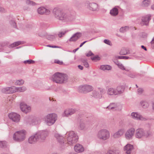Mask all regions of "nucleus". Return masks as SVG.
Segmentation results:
<instances>
[{
	"label": "nucleus",
	"instance_id": "1",
	"mask_svg": "<svg viewBox=\"0 0 154 154\" xmlns=\"http://www.w3.org/2000/svg\"><path fill=\"white\" fill-rule=\"evenodd\" d=\"M52 79L54 82L57 84H63L67 82L68 77L66 74L58 72L53 75Z\"/></svg>",
	"mask_w": 154,
	"mask_h": 154
},
{
	"label": "nucleus",
	"instance_id": "2",
	"mask_svg": "<svg viewBox=\"0 0 154 154\" xmlns=\"http://www.w3.org/2000/svg\"><path fill=\"white\" fill-rule=\"evenodd\" d=\"M26 132L24 130L16 131L13 135V139L18 142L23 141L26 138Z\"/></svg>",
	"mask_w": 154,
	"mask_h": 154
},
{
	"label": "nucleus",
	"instance_id": "3",
	"mask_svg": "<svg viewBox=\"0 0 154 154\" xmlns=\"http://www.w3.org/2000/svg\"><path fill=\"white\" fill-rule=\"evenodd\" d=\"M26 90L25 87H5L2 90L4 93L10 94L16 91L23 92Z\"/></svg>",
	"mask_w": 154,
	"mask_h": 154
},
{
	"label": "nucleus",
	"instance_id": "4",
	"mask_svg": "<svg viewBox=\"0 0 154 154\" xmlns=\"http://www.w3.org/2000/svg\"><path fill=\"white\" fill-rule=\"evenodd\" d=\"M53 13L55 17L60 20L67 21L70 19L69 17L58 9H54L53 10Z\"/></svg>",
	"mask_w": 154,
	"mask_h": 154
},
{
	"label": "nucleus",
	"instance_id": "5",
	"mask_svg": "<svg viewBox=\"0 0 154 154\" xmlns=\"http://www.w3.org/2000/svg\"><path fill=\"white\" fill-rule=\"evenodd\" d=\"M97 136L100 139L105 140L109 138L110 133L109 131L106 129H102L98 131Z\"/></svg>",
	"mask_w": 154,
	"mask_h": 154
},
{
	"label": "nucleus",
	"instance_id": "6",
	"mask_svg": "<svg viewBox=\"0 0 154 154\" xmlns=\"http://www.w3.org/2000/svg\"><path fill=\"white\" fill-rule=\"evenodd\" d=\"M151 134L149 131H145L142 128H140L136 130L135 135L136 138H141L143 137H147Z\"/></svg>",
	"mask_w": 154,
	"mask_h": 154
},
{
	"label": "nucleus",
	"instance_id": "7",
	"mask_svg": "<svg viewBox=\"0 0 154 154\" xmlns=\"http://www.w3.org/2000/svg\"><path fill=\"white\" fill-rule=\"evenodd\" d=\"M57 115L54 113L48 114L45 118V120L48 125H53L57 119Z\"/></svg>",
	"mask_w": 154,
	"mask_h": 154
},
{
	"label": "nucleus",
	"instance_id": "8",
	"mask_svg": "<svg viewBox=\"0 0 154 154\" xmlns=\"http://www.w3.org/2000/svg\"><path fill=\"white\" fill-rule=\"evenodd\" d=\"M124 89V87H117L116 89L110 88L108 90L107 93L109 95L120 94L123 92Z\"/></svg>",
	"mask_w": 154,
	"mask_h": 154
},
{
	"label": "nucleus",
	"instance_id": "9",
	"mask_svg": "<svg viewBox=\"0 0 154 154\" xmlns=\"http://www.w3.org/2000/svg\"><path fill=\"white\" fill-rule=\"evenodd\" d=\"M135 130L133 128H131L128 129L126 132L125 137L128 140L132 139L135 133Z\"/></svg>",
	"mask_w": 154,
	"mask_h": 154
},
{
	"label": "nucleus",
	"instance_id": "10",
	"mask_svg": "<svg viewBox=\"0 0 154 154\" xmlns=\"http://www.w3.org/2000/svg\"><path fill=\"white\" fill-rule=\"evenodd\" d=\"M8 116L10 119L14 122H18L20 120V115L16 113L12 112L9 113Z\"/></svg>",
	"mask_w": 154,
	"mask_h": 154
},
{
	"label": "nucleus",
	"instance_id": "11",
	"mask_svg": "<svg viewBox=\"0 0 154 154\" xmlns=\"http://www.w3.org/2000/svg\"><path fill=\"white\" fill-rule=\"evenodd\" d=\"M151 16L150 15H147L143 16L141 19V24L142 25H147L151 19Z\"/></svg>",
	"mask_w": 154,
	"mask_h": 154
},
{
	"label": "nucleus",
	"instance_id": "12",
	"mask_svg": "<svg viewBox=\"0 0 154 154\" xmlns=\"http://www.w3.org/2000/svg\"><path fill=\"white\" fill-rule=\"evenodd\" d=\"M39 135H38L36 133L30 136L28 139L29 143L30 144L35 143L38 140H39Z\"/></svg>",
	"mask_w": 154,
	"mask_h": 154
},
{
	"label": "nucleus",
	"instance_id": "13",
	"mask_svg": "<svg viewBox=\"0 0 154 154\" xmlns=\"http://www.w3.org/2000/svg\"><path fill=\"white\" fill-rule=\"evenodd\" d=\"M125 132V130L124 128L119 129L117 131L114 133L112 137L115 138H119L124 134Z\"/></svg>",
	"mask_w": 154,
	"mask_h": 154
},
{
	"label": "nucleus",
	"instance_id": "14",
	"mask_svg": "<svg viewBox=\"0 0 154 154\" xmlns=\"http://www.w3.org/2000/svg\"><path fill=\"white\" fill-rule=\"evenodd\" d=\"M20 108L22 111L25 113L29 112L31 110L30 107L23 103H20Z\"/></svg>",
	"mask_w": 154,
	"mask_h": 154
},
{
	"label": "nucleus",
	"instance_id": "15",
	"mask_svg": "<svg viewBox=\"0 0 154 154\" xmlns=\"http://www.w3.org/2000/svg\"><path fill=\"white\" fill-rule=\"evenodd\" d=\"M39 136V140L42 141L44 140L48 134V132L46 131H44L37 133Z\"/></svg>",
	"mask_w": 154,
	"mask_h": 154
},
{
	"label": "nucleus",
	"instance_id": "16",
	"mask_svg": "<svg viewBox=\"0 0 154 154\" xmlns=\"http://www.w3.org/2000/svg\"><path fill=\"white\" fill-rule=\"evenodd\" d=\"M132 118L135 119L145 121L146 119L137 112H132L131 114Z\"/></svg>",
	"mask_w": 154,
	"mask_h": 154
},
{
	"label": "nucleus",
	"instance_id": "17",
	"mask_svg": "<svg viewBox=\"0 0 154 154\" xmlns=\"http://www.w3.org/2000/svg\"><path fill=\"white\" fill-rule=\"evenodd\" d=\"M77 90L79 92L81 93H87L91 91L92 87H78Z\"/></svg>",
	"mask_w": 154,
	"mask_h": 154
},
{
	"label": "nucleus",
	"instance_id": "18",
	"mask_svg": "<svg viewBox=\"0 0 154 154\" xmlns=\"http://www.w3.org/2000/svg\"><path fill=\"white\" fill-rule=\"evenodd\" d=\"M133 149V146L130 144L126 145L124 147V150L125 151L126 154H131Z\"/></svg>",
	"mask_w": 154,
	"mask_h": 154
},
{
	"label": "nucleus",
	"instance_id": "19",
	"mask_svg": "<svg viewBox=\"0 0 154 154\" xmlns=\"http://www.w3.org/2000/svg\"><path fill=\"white\" fill-rule=\"evenodd\" d=\"M55 137L56 138L57 141L60 143L62 144L64 143V138L61 134L56 132L54 134Z\"/></svg>",
	"mask_w": 154,
	"mask_h": 154
},
{
	"label": "nucleus",
	"instance_id": "20",
	"mask_svg": "<svg viewBox=\"0 0 154 154\" xmlns=\"http://www.w3.org/2000/svg\"><path fill=\"white\" fill-rule=\"evenodd\" d=\"M82 36V34L80 32H77L73 35L69 39L70 42H75L77 40Z\"/></svg>",
	"mask_w": 154,
	"mask_h": 154
},
{
	"label": "nucleus",
	"instance_id": "21",
	"mask_svg": "<svg viewBox=\"0 0 154 154\" xmlns=\"http://www.w3.org/2000/svg\"><path fill=\"white\" fill-rule=\"evenodd\" d=\"M38 12L39 14H42L44 13L48 14H49L50 11L49 10L46 9L44 8L41 7L38 9Z\"/></svg>",
	"mask_w": 154,
	"mask_h": 154
},
{
	"label": "nucleus",
	"instance_id": "22",
	"mask_svg": "<svg viewBox=\"0 0 154 154\" xmlns=\"http://www.w3.org/2000/svg\"><path fill=\"white\" fill-rule=\"evenodd\" d=\"M74 148L75 151L78 152H82L84 151L82 146L79 144H77L74 146Z\"/></svg>",
	"mask_w": 154,
	"mask_h": 154
},
{
	"label": "nucleus",
	"instance_id": "23",
	"mask_svg": "<svg viewBox=\"0 0 154 154\" xmlns=\"http://www.w3.org/2000/svg\"><path fill=\"white\" fill-rule=\"evenodd\" d=\"M75 112V110L73 109H66L64 111V114L65 116H68L73 114Z\"/></svg>",
	"mask_w": 154,
	"mask_h": 154
},
{
	"label": "nucleus",
	"instance_id": "24",
	"mask_svg": "<svg viewBox=\"0 0 154 154\" xmlns=\"http://www.w3.org/2000/svg\"><path fill=\"white\" fill-rule=\"evenodd\" d=\"M78 139V136L77 135H75L74 137H72L71 138V142L67 141L69 145H72L73 143H75L77 142Z\"/></svg>",
	"mask_w": 154,
	"mask_h": 154
},
{
	"label": "nucleus",
	"instance_id": "25",
	"mask_svg": "<svg viewBox=\"0 0 154 154\" xmlns=\"http://www.w3.org/2000/svg\"><path fill=\"white\" fill-rule=\"evenodd\" d=\"M75 135H77V134L73 131H71L69 134V136L67 137V141L69 142H71V138L72 137H74Z\"/></svg>",
	"mask_w": 154,
	"mask_h": 154
},
{
	"label": "nucleus",
	"instance_id": "26",
	"mask_svg": "<svg viewBox=\"0 0 154 154\" xmlns=\"http://www.w3.org/2000/svg\"><path fill=\"white\" fill-rule=\"evenodd\" d=\"M118 13V10L116 8H113L110 11V14L113 16H115L117 15Z\"/></svg>",
	"mask_w": 154,
	"mask_h": 154
},
{
	"label": "nucleus",
	"instance_id": "27",
	"mask_svg": "<svg viewBox=\"0 0 154 154\" xmlns=\"http://www.w3.org/2000/svg\"><path fill=\"white\" fill-rule=\"evenodd\" d=\"M111 67L109 65H102L100 66V69L102 70H110L111 69Z\"/></svg>",
	"mask_w": 154,
	"mask_h": 154
},
{
	"label": "nucleus",
	"instance_id": "28",
	"mask_svg": "<svg viewBox=\"0 0 154 154\" xmlns=\"http://www.w3.org/2000/svg\"><path fill=\"white\" fill-rule=\"evenodd\" d=\"M117 105L115 103H111L107 107V108H108L110 109H114L117 108Z\"/></svg>",
	"mask_w": 154,
	"mask_h": 154
},
{
	"label": "nucleus",
	"instance_id": "29",
	"mask_svg": "<svg viewBox=\"0 0 154 154\" xmlns=\"http://www.w3.org/2000/svg\"><path fill=\"white\" fill-rule=\"evenodd\" d=\"M93 54L91 51H89L88 53L86 54V56H91V58L92 60H94L96 59V57L94 56L93 57Z\"/></svg>",
	"mask_w": 154,
	"mask_h": 154
},
{
	"label": "nucleus",
	"instance_id": "30",
	"mask_svg": "<svg viewBox=\"0 0 154 154\" xmlns=\"http://www.w3.org/2000/svg\"><path fill=\"white\" fill-rule=\"evenodd\" d=\"M141 106L144 108H146L149 106L148 103L145 101H142L140 102Z\"/></svg>",
	"mask_w": 154,
	"mask_h": 154
},
{
	"label": "nucleus",
	"instance_id": "31",
	"mask_svg": "<svg viewBox=\"0 0 154 154\" xmlns=\"http://www.w3.org/2000/svg\"><path fill=\"white\" fill-rule=\"evenodd\" d=\"M150 4V2L149 0H144L142 2V5L143 6H147Z\"/></svg>",
	"mask_w": 154,
	"mask_h": 154
},
{
	"label": "nucleus",
	"instance_id": "32",
	"mask_svg": "<svg viewBox=\"0 0 154 154\" xmlns=\"http://www.w3.org/2000/svg\"><path fill=\"white\" fill-rule=\"evenodd\" d=\"M128 52V51L125 48H122L120 52V54L121 55H125Z\"/></svg>",
	"mask_w": 154,
	"mask_h": 154
},
{
	"label": "nucleus",
	"instance_id": "33",
	"mask_svg": "<svg viewBox=\"0 0 154 154\" xmlns=\"http://www.w3.org/2000/svg\"><path fill=\"white\" fill-rule=\"evenodd\" d=\"M24 81L23 80H19L16 81L15 84L16 85L20 86L22 85L24 83Z\"/></svg>",
	"mask_w": 154,
	"mask_h": 154
},
{
	"label": "nucleus",
	"instance_id": "34",
	"mask_svg": "<svg viewBox=\"0 0 154 154\" xmlns=\"http://www.w3.org/2000/svg\"><path fill=\"white\" fill-rule=\"evenodd\" d=\"M7 142L5 141H0V146L2 148H4L6 147Z\"/></svg>",
	"mask_w": 154,
	"mask_h": 154
},
{
	"label": "nucleus",
	"instance_id": "35",
	"mask_svg": "<svg viewBox=\"0 0 154 154\" xmlns=\"http://www.w3.org/2000/svg\"><path fill=\"white\" fill-rule=\"evenodd\" d=\"M21 44V42H16L11 45L10 46L11 48H13Z\"/></svg>",
	"mask_w": 154,
	"mask_h": 154
},
{
	"label": "nucleus",
	"instance_id": "36",
	"mask_svg": "<svg viewBox=\"0 0 154 154\" xmlns=\"http://www.w3.org/2000/svg\"><path fill=\"white\" fill-rule=\"evenodd\" d=\"M54 62L55 63L60 65H63V63L62 61L58 59L55 60L54 61Z\"/></svg>",
	"mask_w": 154,
	"mask_h": 154
},
{
	"label": "nucleus",
	"instance_id": "37",
	"mask_svg": "<svg viewBox=\"0 0 154 154\" xmlns=\"http://www.w3.org/2000/svg\"><path fill=\"white\" fill-rule=\"evenodd\" d=\"M35 62L34 61L32 60H25V61H24V62H23V63H24L25 64H31V63H34Z\"/></svg>",
	"mask_w": 154,
	"mask_h": 154
},
{
	"label": "nucleus",
	"instance_id": "38",
	"mask_svg": "<svg viewBox=\"0 0 154 154\" xmlns=\"http://www.w3.org/2000/svg\"><path fill=\"white\" fill-rule=\"evenodd\" d=\"M128 29V28L127 26L122 27L120 29V31L121 32H124Z\"/></svg>",
	"mask_w": 154,
	"mask_h": 154
},
{
	"label": "nucleus",
	"instance_id": "39",
	"mask_svg": "<svg viewBox=\"0 0 154 154\" xmlns=\"http://www.w3.org/2000/svg\"><path fill=\"white\" fill-rule=\"evenodd\" d=\"M110 150H111V151H112V154H119L120 152L119 150L115 149H110Z\"/></svg>",
	"mask_w": 154,
	"mask_h": 154
},
{
	"label": "nucleus",
	"instance_id": "40",
	"mask_svg": "<svg viewBox=\"0 0 154 154\" xmlns=\"http://www.w3.org/2000/svg\"><path fill=\"white\" fill-rule=\"evenodd\" d=\"M143 91V89L141 88H140L137 89V93L139 94H142Z\"/></svg>",
	"mask_w": 154,
	"mask_h": 154
},
{
	"label": "nucleus",
	"instance_id": "41",
	"mask_svg": "<svg viewBox=\"0 0 154 154\" xmlns=\"http://www.w3.org/2000/svg\"><path fill=\"white\" fill-rule=\"evenodd\" d=\"M118 67L122 70H125V69L124 66L121 64L118 63L117 64Z\"/></svg>",
	"mask_w": 154,
	"mask_h": 154
},
{
	"label": "nucleus",
	"instance_id": "42",
	"mask_svg": "<svg viewBox=\"0 0 154 154\" xmlns=\"http://www.w3.org/2000/svg\"><path fill=\"white\" fill-rule=\"evenodd\" d=\"M85 127V124L83 122H80V128L81 130H83Z\"/></svg>",
	"mask_w": 154,
	"mask_h": 154
},
{
	"label": "nucleus",
	"instance_id": "43",
	"mask_svg": "<svg viewBox=\"0 0 154 154\" xmlns=\"http://www.w3.org/2000/svg\"><path fill=\"white\" fill-rule=\"evenodd\" d=\"M66 32L65 31L60 32L58 34V35L59 37H61L65 34Z\"/></svg>",
	"mask_w": 154,
	"mask_h": 154
},
{
	"label": "nucleus",
	"instance_id": "44",
	"mask_svg": "<svg viewBox=\"0 0 154 154\" xmlns=\"http://www.w3.org/2000/svg\"><path fill=\"white\" fill-rule=\"evenodd\" d=\"M83 65L86 67H89V64L88 63V62L85 60H84L83 61Z\"/></svg>",
	"mask_w": 154,
	"mask_h": 154
},
{
	"label": "nucleus",
	"instance_id": "45",
	"mask_svg": "<svg viewBox=\"0 0 154 154\" xmlns=\"http://www.w3.org/2000/svg\"><path fill=\"white\" fill-rule=\"evenodd\" d=\"M104 42L108 45H111V42L108 40L105 39L104 41Z\"/></svg>",
	"mask_w": 154,
	"mask_h": 154
},
{
	"label": "nucleus",
	"instance_id": "46",
	"mask_svg": "<svg viewBox=\"0 0 154 154\" xmlns=\"http://www.w3.org/2000/svg\"><path fill=\"white\" fill-rule=\"evenodd\" d=\"M90 6L91 8V10H94L93 7H94V8L95 7V4L94 3L91 4L90 5Z\"/></svg>",
	"mask_w": 154,
	"mask_h": 154
},
{
	"label": "nucleus",
	"instance_id": "47",
	"mask_svg": "<svg viewBox=\"0 0 154 154\" xmlns=\"http://www.w3.org/2000/svg\"><path fill=\"white\" fill-rule=\"evenodd\" d=\"M55 37V36L52 35H50L48 36V38L49 40H51L54 38Z\"/></svg>",
	"mask_w": 154,
	"mask_h": 154
},
{
	"label": "nucleus",
	"instance_id": "48",
	"mask_svg": "<svg viewBox=\"0 0 154 154\" xmlns=\"http://www.w3.org/2000/svg\"><path fill=\"white\" fill-rule=\"evenodd\" d=\"M26 3L27 4H30V5H34L35 4V3H33V2H31L29 0H27L26 1Z\"/></svg>",
	"mask_w": 154,
	"mask_h": 154
},
{
	"label": "nucleus",
	"instance_id": "49",
	"mask_svg": "<svg viewBox=\"0 0 154 154\" xmlns=\"http://www.w3.org/2000/svg\"><path fill=\"white\" fill-rule=\"evenodd\" d=\"M118 58L119 59H127L128 58L126 56H119L118 57Z\"/></svg>",
	"mask_w": 154,
	"mask_h": 154
},
{
	"label": "nucleus",
	"instance_id": "50",
	"mask_svg": "<svg viewBox=\"0 0 154 154\" xmlns=\"http://www.w3.org/2000/svg\"><path fill=\"white\" fill-rule=\"evenodd\" d=\"M112 151L111 150H108L107 151V152L106 153V154H112Z\"/></svg>",
	"mask_w": 154,
	"mask_h": 154
},
{
	"label": "nucleus",
	"instance_id": "51",
	"mask_svg": "<svg viewBox=\"0 0 154 154\" xmlns=\"http://www.w3.org/2000/svg\"><path fill=\"white\" fill-rule=\"evenodd\" d=\"M55 88L53 89L55 91H57L58 90L60 89V87H54Z\"/></svg>",
	"mask_w": 154,
	"mask_h": 154
},
{
	"label": "nucleus",
	"instance_id": "52",
	"mask_svg": "<svg viewBox=\"0 0 154 154\" xmlns=\"http://www.w3.org/2000/svg\"><path fill=\"white\" fill-rule=\"evenodd\" d=\"M78 67L81 70H82L83 69V67L81 65H79Z\"/></svg>",
	"mask_w": 154,
	"mask_h": 154
},
{
	"label": "nucleus",
	"instance_id": "53",
	"mask_svg": "<svg viewBox=\"0 0 154 154\" xmlns=\"http://www.w3.org/2000/svg\"><path fill=\"white\" fill-rule=\"evenodd\" d=\"M86 42H87V41H85V42H82V43H81V44H80V47H82L83 46V45Z\"/></svg>",
	"mask_w": 154,
	"mask_h": 154
},
{
	"label": "nucleus",
	"instance_id": "54",
	"mask_svg": "<svg viewBox=\"0 0 154 154\" xmlns=\"http://www.w3.org/2000/svg\"><path fill=\"white\" fill-rule=\"evenodd\" d=\"M152 45L154 46V37L153 38L152 41L151 42Z\"/></svg>",
	"mask_w": 154,
	"mask_h": 154
},
{
	"label": "nucleus",
	"instance_id": "55",
	"mask_svg": "<svg viewBox=\"0 0 154 154\" xmlns=\"http://www.w3.org/2000/svg\"><path fill=\"white\" fill-rule=\"evenodd\" d=\"M141 47L142 48L144 49L145 51L147 50L146 48L145 47H144V46L142 45Z\"/></svg>",
	"mask_w": 154,
	"mask_h": 154
},
{
	"label": "nucleus",
	"instance_id": "56",
	"mask_svg": "<svg viewBox=\"0 0 154 154\" xmlns=\"http://www.w3.org/2000/svg\"><path fill=\"white\" fill-rule=\"evenodd\" d=\"M47 46L53 48H56L57 47L56 46H51L50 45H47Z\"/></svg>",
	"mask_w": 154,
	"mask_h": 154
},
{
	"label": "nucleus",
	"instance_id": "57",
	"mask_svg": "<svg viewBox=\"0 0 154 154\" xmlns=\"http://www.w3.org/2000/svg\"><path fill=\"white\" fill-rule=\"evenodd\" d=\"M100 59V58L99 56H97V60H99Z\"/></svg>",
	"mask_w": 154,
	"mask_h": 154
},
{
	"label": "nucleus",
	"instance_id": "58",
	"mask_svg": "<svg viewBox=\"0 0 154 154\" xmlns=\"http://www.w3.org/2000/svg\"><path fill=\"white\" fill-rule=\"evenodd\" d=\"M79 48H77L75 50H73V52H75L76 51H77L78 49Z\"/></svg>",
	"mask_w": 154,
	"mask_h": 154
},
{
	"label": "nucleus",
	"instance_id": "59",
	"mask_svg": "<svg viewBox=\"0 0 154 154\" xmlns=\"http://www.w3.org/2000/svg\"><path fill=\"white\" fill-rule=\"evenodd\" d=\"M151 8L153 9L154 10V5H153L151 6Z\"/></svg>",
	"mask_w": 154,
	"mask_h": 154
},
{
	"label": "nucleus",
	"instance_id": "60",
	"mask_svg": "<svg viewBox=\"0 0 154 154\" xmlns=\"http://www.w3.org/2000/svg\"><path fill=\"white\" fill-rule=\"evenodd\" d=\"M152 107L153 109H154V103H153Z\"/></svg>",
	"mask_w": 154,
	"mask_h": 154
},
{
	"label": "nucleus",
	"instance_id": "61",
	"mask_svg": "<svg viewBox=\"0 0 154 154\" xmlns=\"http://www.w3.org/2000/svg\"><path fill=\"white\" fill-rule=\"evenodd\" d=\"M153 22L154 23V18L153 19Z\"/></svg>",
	"mask_w": 154,
	"mask_h": 154
},
{
	"label": "nucleus",
	"instance_id": "62",
	"mask_svg": "<svg viewBox=\"0 0 154 154\" xmlns=\"http://www.w3.org/2000/svg\"><path fill=\"white\" fill-rule=\"evenodd\" d=\"M37 124V123H36V122L35 123V124Z\"/></svg>",
	"mask_w": 154,
	"mask_h": 154
}]
</instances>
